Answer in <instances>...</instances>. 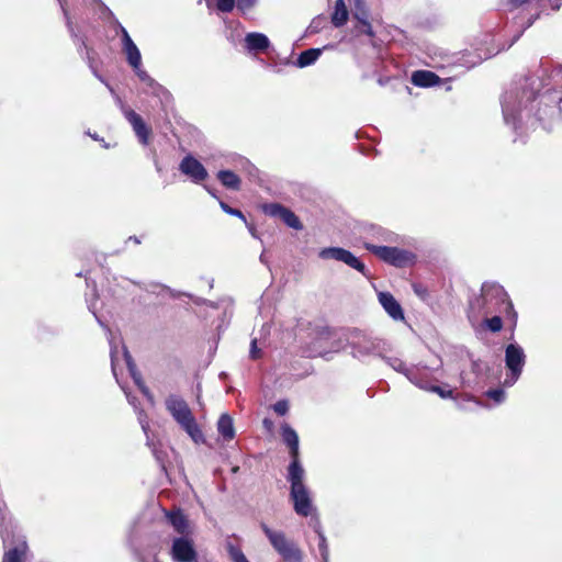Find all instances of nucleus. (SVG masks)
Segmentation results:
<instances>
[{"label": "nucleus", "instance_id": "nucleus-1", "mask_svg": "<svg viewBox=\"0 0 562 562\" xmlns=\"http://www.w3.org/2000/svg\"><path fill=\"white\" fill-rule=\"evenodd\" d=\"M283 443L289 448L291 462L288 465L286 480L290 484L289 501L299 517L308 518L311 528L318 529L321 520L313 492L306 484V472L300 461L299 436L294 429L283 424Z\"/></svg>", "mask_w": 562, "mask_h": 562}, {"label": "nucleus", "instance_id": "nucleus-2", "mask_svg": "<svg viewBox=\"0 0 562 562\" xmlns=\"http://www.w3.org/2000/svg\"><path fill=\"white\" fill-rule=\"evenodd\" d=\"M294 339L303 357H325L344 348V339L337 331L327 326H311L300 324L294 333Z\"/></svg>", "mask_w": 562, "mask_h": 562}, {"label": "nucleus", "instance_id": "nucleus-3", "mask_svg": "<svg viewBox=\"0 0 562 562\" xmlns=\"http://www.w3.org/2000/svg\"><path fill=\"white\" fill-rule=\"evenodd\" d=\"M529 78H525L519 85H513L501 99L504 122L515 131L518 130L521 113L527 111L528 104L537 97V91L532 87L533 82H529Z\"/></svg>", "mask_w": 562, "mask_h": 562}, {"label": "nucleus", "instance_id": "nucleus-4", "mask_svg": "<svg viewBox=\"0 0 562 562\" xmlns=\"http://www.w3.org/2000/svg\"><path fill=\"white\" fill-rule=\"evenodd\" d=\"M166 409L178 425L195 442H204V436L192 414L188 403L177 394H170L165 401Z\"/></svg>", "mask_w": 562, "mask_h": 562}, {"label": "nucleus", "instance_id": "nucleus-5", "mask_svg": "<svg viewBox=\"0 0 562 562\" xmlns=\"http://www.w3.org/2000/svg\"><path fill=\"white\" fill-rule=\"evenodd\" d=\"M481 291L480 304L485 315L498 312L516 316L509 296L501 284L495 282H485L483 283Z\"/></svg>", "mask_w": 562, "mask_h": 562}, {"label": "nucleus", "instance_id": "nucleus-6", "mask_svg": "<svg viewBox=\"0 0 562 562\" xmlns=\"http://www.w3.org/2000/svg\"><path fill=\"white\" fill-rule=\"evenodd\" d=\"M355 358L364 360L368 357L382 356V341L358 329H353L346 338Z\"/></svg>", "mask_w": 562, "mask_h": 562}, {"label": "nucleus", "instance_id": "nucleus-7", "mask_svg": "<svg viewBox=\"0 0 562 562\" xmlns=\"http://www.w3.org/2000/svg\"><path fill=\"white\" fill-rule=\"evenodd\" d=\"M524 348L517 342H510L505 348V366L507 374L503 381V387H512L520 378L526 364Z\"/></svg>", "mask_w": 562, "mask_h": 562}, {"label": "nucleus", "instance_id": "nucleus-8", "mask_svg": "<svg viewBox=\"0 0 562 562\" xmlns=\"http://www.w3.org/2000/svg\"><path fill=\"white\" fill-rule=\"evenodd\" d=\"M363 246L369 252L396 268L408 267L416 259L413 252L397 247L378 246L372 243H364Z\"/></svg>", "mask_w": 562, "mask_h": 562}, {"label": "nucleus", "instance_id": "nucleus-9", "mask_svg": "<svg viewBox=\"0 0 562 562\" xmlns=\"http://www.w3.org/2000/svg\"><path fill=\"white\" fill-rule=\"evenodd\" d=\"M318 257L323 260H336L367 276L366 265L351 251L341 247H326L319 250Z\"/></svg>", "mask_w": 562, "mask_h": 562}, {"label": "nucleus", "instance_id": "nucleus-10", "mask_svg": "<svg viewBox=\"0 0 562 562\" xmlns=\"http://www.w3.org/2000/svg\"><path fill=\"white\" fill-rule=\"evenodd\" d=\"M58 2H59L60 8L63 10L68 32L70 33V36L72 37L74 43L76 44L79 54L88 60L89 67L92 69L93 75L101 82H103L109 88V90L112 93H114V90L112 89V87L104 80V78L101 75L98 74L97 69H94V67L92 65V58L90 56V49L87 47L85 40L76 33L74 24L71 22V19L69 16V12L66 9L65 1L64 0H58Z\"/></svg>", "mask_w": 562, "mask_h": 562}, {"label": "nucleus", "instance_id": "nucleus-11", "mask_svg": "<svg viewBox=\"0 0 562 562\" xmlns=\"http://www.w3.org/2000/svg\"><path fill=\"white\" fill-rule=\"evenodd\" d=\"M117 102L121 106L124 117L132 125L138 142L144 146L148 145L151 134L150 127L144 122L143 117L138 113L127 108L120 98H117Z\"/></svg>", "mask_w": 562, "mask_h": 562}, {"label": "nucleus", "instance_id": "nucleus-12", "mask_svg": "<svg viewBox=\"0 0 562 562\" xmlns=\"http://www.w3.org/2000/svg\"><path fill=\"white\" fill-rule=\"evenodd\" d=\"M170 555L173 562H199L193 541L188 536L172 540Z\"/></svg>", "mask_w": 562, "mask_h": 562}, {"label": "nucleus", "instance_id": "nucleus-13", "mask_svg": "<svg viewBox=\"0 0 562 562\" xmlns=\"http://www.w3.org/2000/svg\"><path fill=\"white\" fill-rule=\"evenodd\" d=\"M88 308L89 311L94 315L97 322L99 325L105 329L108 335V340L110 345V357H111V367L112 372L116 381L119 382L117 378V368L120 363V351H119V345L121 344V340H116L115 336L113 335L112 330L101 321V318L97 315V308L95 303L91 300H88Z\"/></svg>", "mask_w": 562, "mask_h": 562}, {"label": "nucleus", "instance_id": "nucleus-14", "mask_svg": "<svg viewBox=\"0 0 562 562\" xmlns=\"http://www.w3.org/2000/svg\"><path fill=\"white\" fill-rule=\"evenodd\" d=\"M179 170L194 183H201L209 177L205 167L191 155L183 157L179 165Z\"/></svg>", "mask_w": 562, "mask_h": 562}, {"label": "nucleus", "instance_id": "nucleus-15", "mask_svg": "<svg viewBox=\"0 0 562 562\" xmlns=\"http://www.w3.org/2000/svg\"><path fill=\"white\" fill-rule=\"evenodd\" d=\"M270 47V40L267 35L259 32H250L245 35L244 49L249 55L266 53Z\"/></svg>", "mask_w": 562, "mask_h": 562}, {"label": "nucleus", "instance_id": "nucleus-16", "mask_svg": "<svg viewBox=\"0 0 562 562\" xmlns=\"http://www.w3.org/2000/svg\"><path fill=\"white\" fill-rule=\"evenodd\" d=\"M280 391V384H278V381H272V376L270 374H266L263 376V384H262V395L265 400V404H267L270 408L273 409V412L281 416V400L271 403L272 400L276 397V393Z\"/></svg>", "mask_w": 562, "mask_h": 562}, {"label": "nucleus", "instance_id": "nucleus-17", "mask_svg": "<svg viewBox=\"0 0 562 562\" xmlns=\"http://www.w3.org/2000/svg\"><path fill=\"white\" fill-rule=\"evenodd\" d=\"M407 380L420 390L427 391L432 384L434 378L428 367L418 364L411 367Z\"/></svg>", "mask_w": 562, "mask_h": 562}, {"label": "nucleus", "instance_id": "nucleus-18", "mask_svg": "<svg viewBox=\"0 0 562 562\" xmlns=\"http://www.w3.org/2000/svg\"><path fill=\"white\" fill-rule=\"evenodd\" d=\"M120 29L122 33L123 52L126 55L127 63L132 68H137V66H142V55L138 47L122 25H120Z\"/></svg>", "mask_w": 562, "mask_h": 562}, {"label": "nucleus", "instance_id": "nucleus-19", "mask_svg": "<svg viewBox=\"0 0 562 562\" xmlns=\"http://www.w3.org/2000/svg\"><path fill=\"white\" fill-rule=\"evenodd\" d=\"M379 302L392 319L404 321L403 308L391 293L380 292Z\"/></svg>", "mask_w": 562, "mask_h": 562}, {"label": "nucleus", "instance_id": "nucleus-20", "mask_svg": "<svg viewBox=\"0 0 562 562\" xmlns=\"http://www.w3.org/2000/svg\"><path fill=\"white\" fill-rule=\"evenodd\" d=\"M122 357L135 384L138 386V389L142 391L144 395H146L148 398H151L149 390L143 382L140 372L137 370V367L131 353L128 352L126 346L124 345H122Z\"/></svg>", "mask_w": 562, "mask_h": 562}, {"label": "nucleus", "instance_id": "nucleus-21", "mask_svg": "<svg viewBox=\"0 0 562 562\" xmlns=\"http://www.w3.org/2000/svg\"><path fill=\"white\" fill-rule=\"evenodd\" d=\"M166 519L181 537H187L190 533L189 520L180 509L166 512Z\"/></svg>", "mask_w": 562, "mask_h": 562}, {"label": "nucleus", "instance_id": "nucleus-22", "mask_svg": "<svg viewBox=\"0 0 562 562\" xmlns=\"http://www.w3.org/2000/svg\"><path fill=\"white\" fill-rule=\"evenodd\" d=\"M411 81L416 87H434L439 83L440 78L429 70H416L412 74Z\"/></svg>", "mask_w": 562, "mask_h": 562}, {"label": "nucleus", "instance_id": "nucleus-23", "mask_svg": "<svg viewBox=\"0 0 562 562\" xmlns=\"http://www.w3.org/2000/svg\"><path fill=\"white\" fill-rule=\"evenodd\" d=\"M328 47H330V45H326L323 48H308L302 52L294 61V66L299 68H305L313 65L321 57L323 50L327 49Z\"/></svg>", "mask_w": 562, "mask_h": 562}, {"label": "nucleus", "instance_id": "nucleus-24", "mask_svg": "<svg viewBox=\"0 0 562 562\" xmlns=\"http://www.w3.org/2000/svg\"><path fill=\"white\" fill-rule=\"evenodd\" d=\"M217 431L225 441H231L235 437L233 418L228 414H223L217 420Z\"/></svg>", "mask_w": 562, "mask_h": 562}, {"label": "nucleus", "instance_id": "nucleus-25", "mask_svg": "<svg viewBox=\"0 0 562 562\" xmlns=\"http://www.w3.org/2000/svg\"><path fill=\"white\" fill-rule=\"evenodd\" d=\"M304 552L293 541L283 539V562H303Z\"/></svg>", "mask_w": 562, "mask_h": 562}, {"label": "nucleus", "instance_id": "nucleus-26", "mask_svg": "<svg viewBox=\"0 0 562 562\" xmlns=\"http://www.w3.org/2000/svg\"><path fill=\"white\" fill-rule=\"evenodd\" d=\"M217 179L226 189L238 191L240 189V178L231 170H220Z\"/></svg>", "mask_w": 562, "mask_h": 562}, {"label": "nucleus", "instance_id": "nucleus-27", "mask_svg": "<svg viewBox=\"0 0 562 562\" xmlns=\"http://www.w3.org/2000/svg\"><path fill=\"white\" fill-rule=\"evenodd\" d=\"M348 20V10L344 0H335L334 11L331 13V23L336 27L346 24Z\"/></svg>", "mask_w": 562, "mask_h": 562}, {"label": "nucleus", "instance_id": "nucleus-28", "mask_svg": "<svg viewBox=\"0 0 562 562\" xmlns=\"http://www.w3.org/2000/svg\"><path fill=\"white\" fill-rule=\"evenodd\" d=\"M560 115V111L555 105H546L544 109H539L537 113V120L543 125L544 128H550V123L546 122L544 116H548L551 120L558 117Z\"/></svg>", "mask_w": 562, "mask_h": 562}, {"label": "nucleus", "instance_id": "nucleus-29", "mask_svg": "<svg viewBox=\"0 0 562 562\" xmlns=\"http://www.w3.org/2000/svg\"><path fill=\"white\" fill-rule=\"evenodd\" d=\"M283 225L294 231H303L304 225L299 216L290 209L283 206Z\"/></svg>", "mask_w": 562, "mask_h": 562}, {"label": "nucleus", "instance_id": "nucleus-30", "mask_svg": "<svg viewBox=\"0 0 562 562\" xmlns=\"http://www.w3.org/2000/svg\"><path fill=\"white\" fill-rule=\"evenodd\" d=\"M312 529L318 536V539H319L318 550H319L321 558H322L323 562H328L329 561V549H328V544H327V539L322 529V521L318 520V529H316V528H312Z\"/></svg>", "mask_w": 562, "mask_h": 562}, {"label": "nucleus", "instance_id": "nucleus-31", "mask_svg": "<svg viewBox=\"0 0 562 562\" xmlns=\"http://www.w3.org/2000/svg\"><path fill=\"white\" fill-rule=\"evenodd\" d=\"M386 363L396 372L404 374L406 378L408 376V372L411 371V367H407L403 360L395 357H383Z\"/></svg>", "mask_w": 562, "mask_h": 562}, {"label": "nucleus", "instance_id": "nucleus-32", "mask_svg": "<svg viewBox=\"0 0 562 562\" xmlns=\"http://www.w3.org/2000/svg\"><path fill=\"white\" fill-rule=\"evenodd\" d=\"M483 60L481 55H472L471 53L463 54L459 59L458 64L463 66L467 69H471L474 66L479 65Z\"/></svg>", "mask_w": 562, "mask_h": 562}, {"label": "nucleus", "instance_id": "nucleus-33", "mask_svg": "<svg viewBox=\"0 0 562 562\" xmlns=\"http://www.w3.org/2000/svg\"><path fill=\"white\" fill-rule=\"evenodd\" d=\"M327 25V18L323 14L315 16L310 23L306 32L308 34L319 33Z\"/></svg>", "mask_w": 562, "mask_h": 562}, {"label": "nucleus", "instance_id": "nucleus-34", "mask_svg": "<svg viewBox=\"0 0 562 562\" xmlns=\"http://www.w3.org/2000/svg\"><path fill=\"white\" fill-rule=\"evenodd\" d=\"M265 533L269 538L273 548L281 553V535L277 531H272L266 524L261 525Z\"/></svg>", "mask_w": 562, "mask_h": 562}, {"label": "nucleus", "instance_id": "nucleus-35", "mask_svg": "<svg viewBox=\"0 0 562 562\" xmlns=\"http://www.w3.org/2000/svg\"><path fill=\"white\" fill-rule=\"evenodd\" d=\"M258 4V0H236V8L241 15H248Z\"/></svg>", "mask_w": 562, "mask_h": 562}, {"label": "nucleus", "instance_id": "nucleus-36", "mask_svg": "<svg viewBox=\"0 0 562 562\" xmlns=\"http://www.w3.org/2000/svg\"><path fill=\"white\" fill-rule=\"evenodd\" d=\"M146 86L145 92L155 97H159L165 91L164 87L150 77L149 81L144 83Z\"/></svg>", "mask_w": 562, "mask_h": 562}, {"label": "nucleus", "instance_id": "nucleus-37", "mask_svg": "<svg viewBox=\"0 0 562 562\" xmlns=\"http://www.w3.org/2000/svg\"><path fill=\"white\" fill-rule=\"evenodd\" d=\"M486 396L491 400H493L496 404H501L506 398V393L503 387L488 390L486 392Z\"/></svg>", "mask_w": 562, "mask_h": 562}, {"label": "nucleus", "instance_id": "nucleus-38", "mask_svg": "<svg viewBox=\"0 0 562 562\" xmlns=\"http://www.w3.org/2000/svg\"><path fill=\"white\" fill-rule=\"evenodd\" d=\"M485 325L492 333H497L503 328V321L501 316L495 315L491 318H486Z\"/></svg>", "mask_w": 562, "mask_h": 562}, {"label": "nucleus", "instance_id": "nucleus-39", "mask_svg": "<svg viewBox=\"0 0 562 562\" xmlns=\"http://www.w3.org/2000/svg\"><path fill=\"white\" fill-rule=\"evenodd\" d=\"M265 214L277 217L281 216V204L280 203H266L262 206Z\"/></svg>", "mask_w": 562, "mask_h": 562}, {"label": "nucleus", "instance_id": "nucleus-40", "mask_svg": "<svg viewBox=\"0 0 562 562\" xmlns=\"http://www.w3.org/2000/svg\"><path fill=\"white\" fill-rule=\"evenodd\" d=\"M236 7V0H216V8L220 12L229 13Z\"/></svg>", "mask_w": 562, "mask_h": 562}, {"label": "nucleus", "instance_id": "nucleus-41", "mask_svg": "<svg viewBox=\"0 0 562 562\" xmlns=\"http://www.w3.org/2000/svg\"><path fill=\"white\" fill-rule=\"evenodd\" d=\"M220 206L225 213L239 217L244 223H246V217L240 210L231 207L227 203H225L222 200H220Z\"/></svg>", "mask_w": 562, "mask_h": 562}, {"label": "nucleus", "instance_id": "nucleus-42", "mask_svg": "<svg viewBox=\"0 0 562 562\" xmlns=\"http://www.w3.org/2000/svg\"><path fill=\"white\" fill-rule=\"evenodd\" d=\"M427 392L436 393L441 398H452L453 397V391L452 390H446L438 385H430Z\"/></svg>", "mask_w": 562, "mask_h": 562}, {"label": "nucleus", "instance_id": "nucleus-43", "mask_svg": "<svg viewBox=\"0 0 562 562\" xmlns=\"http://www.w3.org/2000/svg\"><path fill=\"white\" fill-rule=\"evenodd\" d=\"M229 554L233 562H249L245 554L239 549H236L234 547H231Z\"/></svg>", "mask_w": 562, "mask_h": 562}, {"label": "nucleus", "instance_id": "nucleus-44", "mask_svg": "<svg viewBox=\"0 0 562 562\" xmlns=\"http://www.w3.org/2000/svg\"><path fill=\"white\" fill-rule=\"evenodd\" d=\"M145 289H146L147 291L153 292V293H156V289H159L160 291H159L158 293H160V292H162V291H166V292H168L172 297H178V296H179V294H178V293H176L173 290H171L170 288H168V286H166V285H162V284H151V285H150V288H145Z\"/></svg>", "mask_w": 562, "mask_h": 562}, {"label": "nucleus", "instance_id": "nucleus-45", "mask_svg": "<svg viewBox=\"0 0 562 562\" xmlns=\"http://www.w3.org/2000/svg\"><path fill=\"white\" fill-rule=\"evenodd\" d=\"M360 22V31L369 36H373V31L371 24L366 19H360L358 15Z\"/></svg>", "mask_w": 562, "mask_h": 562}, {"label": "nucleus", "instance_id": "nucleus-46", "mask_svg": "<svg viewBox=\"0 0 562 562\" xmlns=\"http://www.w3.org/2000/svg\"><path fill=\"white\" fill-rule=\"evenodd\" d=\"M136 76L138 77V79L143 82V83H146L147 81H149L150 79V76L147 74V71H145L142 66H137V68H133Z\"/></svg>", "mask_w": 562, "mask_h": 562}, {"label": "nucleus", "instance_id": "nucleus-47", "mask_svg": "<svg viewBox=\"0 0 562 562\" xmlns=\"http://www.w3.org/2000/svg\"><path fill=\"white\" fill-rule=\"evenodd\" d=\"M262 426L267 432V435L269 436H273L274 435V424L273 422L269 418V417H265L263 420H262Z\"/></svg>", "mask_w": 562, "mask_h": 562}, {"label": "nucleus", "instance_id": "nucleus-48", "mask_svg": "<svg viewBox=\"0 0 562 562\" xmlns=\"http://www.w3.org/2000/svg\"><path fill=\"white\" fill-rule=\"evenodd\" d=\"M250 358L256 360L260 357V350L257 347V338H254L250 344V351H249Z\"/></svg>", "mask_w": 562, "mask_h": 562}, {"label": "nucleus", "instance_id": "nucleus-49", "mask_svg": "<svg viewBox=\"0 0 562 562\" xmlns=\"http://www.w3.org/2000/svg\"><path fill=\"white\" fill-rule=\"evenodd\" d=\"M529 1L530 0H508V3L510 5H513L514 8H517V7L522 5V4H525V3L529 2Z\"/></svg>", "mask_w": 562, "mask_h": 562}, {"label": "nucleus", "instance_id": "nucleus-50", "mask_svg": "<svg viewBox=\"0 0 562 562\" xmlns=\"http://www.w3.org/2000/svg\"><path fill=\"white\" fill-rule=\"evenodd\" d=\"M245 224H246L249 233L251 234V236L255 237V238H258V235H257V232H256V228L254 227V225L249 224L247 221H246Z\"/></svg>", "mask_w": 562, "mask_h": 562}, {"label": "nucleus", "instance_id": "nucleus-51", "mask_svg": "<svg viewBox=\"0 0 562 562\" xmlns=\"http://www.w3.org/2000/svg\"><path fill=\"white\" fill-rule=\"evenodd\" d=\"M204 189L207 191L209 194H211L213 198H215L220 201V198L217 196L216 191L213 188L204 184Z\"/></svg>", "mask_w": 562, "mask_h": 562}, {"label": "nucleus", "instance_id": "nucleus-52", "mask_svg": "<svg viewBox=\"0 0 562 562\" xmlns=\"http://www.w3.org/2000/svg\"><path fill=\"white\" fill-rule=\"evenodd\" d=\"M260 261H261L262 263H266V265H267V250H266V249H263V251H262V252H261V255H260Z\"/></svg>", "mask_w": 562, "mask_h": 562}, {"label": "nucleus", "instance_id": "nucleus-53", "mask_svg": "<svg viewBox=\"0 0 562 562\" xmlns=\"http://www.w3.org/2000/svg\"><path fill=\"white\" fill-rule=\"evenodd\" d=\"M538 16H539V14H536L535 16H532V18L528 21V23H527V25H526V29H527V27H529V26H531V25H532V23L538 19Z\"/></svg>", "mask_w": 562, "mask_h": 562}, {"label": "nucleus", "instance_id": "nucleus-54", "mask_svg": "<svg viewBox=\"0 0 562 562\" xmlns=\"http://www.w3.org/2000/svg\"><path fill=\"white\" fill-rule=\"evenodd\" d=\"M130 240H133L135 244H140V240L136 236H131Z\"/></svg>", "mask_w": 562, "mask_h": 562}, {"label": "nucleus", "instance_id": "nucleus-55", "mask_svg": "<svg viewBox=\"0 0 562 562\" xmlns=\"http://www.w3.org/2000/svg\"><path fill=\"white\" fill-rule=\"evenodd\" d=\"M282 412H283V415L285 414L286 412V402L283 400V408H282Z\"/></svg>", "mask_w": 562, "mask_h": 562}, {"label": "nucleus", "instance_id": "nucleus-56", "mask_svg": "<svg viewBox=\"0 0 562 562\" xmlns=\"http://www.w3.org/2000/svg\"><path fill=\"white\" fill-rule=\"evenodd\" d=\"M89 135H90L93 139L99 140V136H98L97 134H90V133H89Z\"/></svg>", "mask_w": 562, "mask_h": 562}, {"label": "nucleus", "instance_id": "nucleus-57", "mask_svg": "<svg viewBox=\"0 0 562 562\" xmlns=\"http://www.w3.org/2000/svg\"><path fill=\"white\" fill-rule=\"evenodd\" d=\"M126 396H127L128 402L134 405V398L130 397V395L127 393H126Z\"/></svg>", "mask_w": 562, "mask_h": 562}, {"label": "nucleus", "instance_id": "nucleus-58", "mask_svg": "<svg viewBox=\"0 0 562 562\" xmlns=\"http://www.w3.org/2000/svg\"><path fill=\"white\" fill-rule=\"evenodd\" d=\"M520 35H521V33L517 34V35L514 37L513 42L517 41V40L520 37Z\"/></svg>", "mask_w": 562, "mask_h": 562}, {"label": "nucleus", "instance_id": "nucleus-59", "mask_svg": "<svg viewBox=\"0 0 562 562\" xmlns=\"http://www.w3.org/2000/svg\"><path fill=\"white\" fill-rule=\"evenodd\" d=\"M105 11H108L109 14H112V11L109 10V8H105Z\"/></svg>", "mask_w": 562, "mask_h": 562}, {"label": "nucleus", "instance_id": "nucleus-60", "mask_svg": "<svg viewBox=\"0 0 562 562\" xmlns=\"http://www.w3.org/2000/svg\"><path fill=\"white\" fill-rule=\"evenodd\" d=\"M105 11H108L109 14H112V11L109 10V8H105Z\"/></svg>", "mask_w": 562, "mask_h": 562}, {"label": "nucleus", "instance_id": "nucleus-61", "mask_svg": "<svg viewBox=\"0 0 562 562\" xmlns=\"http://www.w3.org/2000/svg\"><path fill=\"white\" fill-rule=\"evenodd\" d=\"M105 11H108L109 14H112V11L109 10V8H105Z\"/></svg>", "mask_w": 562, "mask_h": 562}, {"label": "nucleus", "instance_id": "nucleus-62", "mask_svg": "<svg viewBox=\"0 0 562 562\" xmlns=\"http://www.w3.org/2000/svg\"><path fill=\"white\" fill-rule=\"evenodd\" d=\"M476 366H477V363L474 361V362H473V369H475V368H476Z\"/></svg>", "mask_w": 562, "mask_h": 562}]
</instances>
